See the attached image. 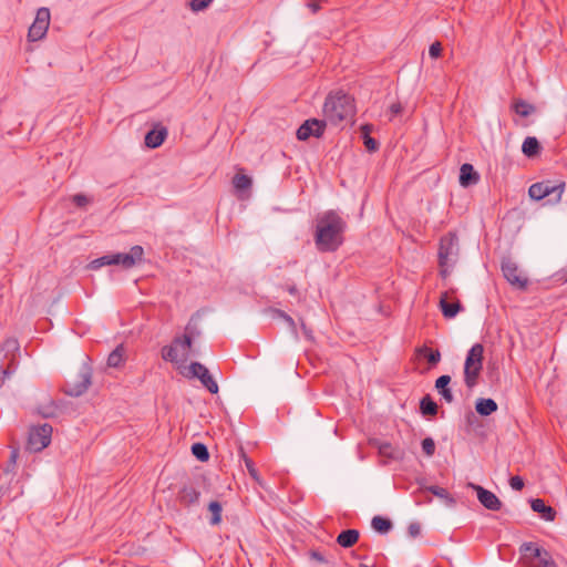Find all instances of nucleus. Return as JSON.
Here are the masks:
<instances>
[{"mask_svg": "<svg viewBox=\"0 0 567 567\" xmlns=\"http://www.w3.org/2000/svg\"><path fill=\"white\" fill-rule=\"evenodd\" d=\"M315 244L320 252H334L343 244L346 220L334 210H327L316 219Z\"/></svg>", "mask_w": 567, "mask_h": 567, "instance_id": "nucleus-1", "label": "nucleus"}, {"mask_svg": "<svg viewBox=\"0 0 567 567\" xmlns=\"http://www.w3.org/2000/svg\"><path fill=\"white\" fill-rule=\"evenodd\" d=\"M323 114L332 124L351 120L355 114L354 99L343 91L331 92L326 97Z\"/></svg>", "mask_w": 567, "mask_h": 567, "instance_id": "nucleus-2", "label": "nucleus"}, {"mask_svg": "<svg viewBox=\"0 0 567 567\" xmlns=\"http://www.w3.org/2000/svg\"><path fill=\"white\" fill-rule=\"evenodd\" d=\"M144 249L140 245L133 246L128 252H116L104 255L92 260L87 268L97 270L104 266H121L124 269H131L143 260Z\"/></svg>", "mask_w": 567, "mask_h": 567, "instance_id": "nucleus-3", "label": "nucleus"}, {"mask_svg": "<svg viewBox=\"0 0 567 567\" xmlns=\"http://www.w3.org/2000/svg\"><path fill=\"white\" fill-rule=\"evenodd\" d=\"M520 560L526 567H558L550 553L534 542L519 546Z\"/></svg>", "mask_w": 567, "mask_h": 567, "instance_id": "nucleus-4", "label": "nucleus"}, {"mask_svg": "<svg viewBox=\"0 0 567 567\" xmlns=\"http://www.w3.org/2000/svg\"><path fill=\"white\" fill-rule=\"evenodd\" d=\"M484 347L475 343L468 350L464 363V383L468 389H473L477 384L478 377L483 369Z\"/></svg>", "mask_w": 567, "mask_h": 567, "instance_id": "nucleus-5", "label": "nucleus"}, {"mask_svg": "<svg viewBox=\"0 0 567 567\" xmlns=\"http://www.w3.org/2000/svg\"><path fill=\"white\" fill-rule=\"evenodd\" d=\"M437 256L441 275L446 277L449 275L446 267L454 264L458 256V238L455 233H447L441 238Z\"/></svg>", "mask_w": 567, "mask_h": 567, "instance_id": "nucleus-6", "label": "nucleus"}, {"mask_svg": "<svg viewBox=\"0 0 567 567\" xmlns=\"http://www.w3.org/2000/svg\"><path fill=\"white\" fill-rule=\"evenodd\" d=\"M565 183L554 184L550 181H543L533 184L528 189V195L532 199L540 200L548 196L554 195L551 199L554 203H558L561 199L564 193Z\"/></svg>", "mask_w": 567, "mask_h": 567, "instance_id": "nucleus-7", "label": "nucleus"}, {"mask_svg": "<svg viewBox=\"0 0 567 567\" xmlns=\"http://www.w3.org/2000/svg\"><path fill=\"white\" fill-rule=\"evenodd\" d=\"M92 383V369L83 363L73 381L66 382L63 391L69 396H80L85 393Z\"/></svg>", "mask_w": 567, "mask_h": 567, "instance_id": "nucleus-8", "label": "nucleus"}, {"mask_svg": "<svg viewBox=\"0 0 567 567\" xmlns=\"http://www.w3.org/2000/svg\"><path fill=\"white\" fill-rule=\"evenodd\" d=\"M52 436V426L48 423L32 426L29 431L27 449L30 452H40L45 449Z\"/></svg>", "mask_w": 567, "mask_h": 567, "instance_id": "nucleus-9", "label": "nucleus"}, {"mask_svg": "<svg viewBox=\"0 0 567 567\" xmlns=\"http://www.w3.org/2000/svg\"><path fill=\"white\" fill-rule=\"evenodd\" d=\"M50 24V10L48 8H40L37 11L35 19L30 25L28 31V40L31 42L41 40L49 29Z\"/></svg>", "mask_w": 567, "mask_h": 567, "instance_id": "nucleus-10", "label": "nucleus"}, {"mask_svg": "<svg viewBox=\"0 0 567 567\" xmlns=\"http://www.w3.org/2000/svg\"><path fill=\"white\" fill-rule=\"evenodd\" d=\"M189 373L192 378H197L204 388H206L212 394L218 393V384L209 373V370L200 362H192L189 364Z\"/></svg>", "mask_w": 567, "mask_h": 567, "instance_id": "nucleus-11", "label": "nucleus"}, {"mask_svg": "<svg viewBox=\"0 0 567 567\" xmlns=\"http://www.w3.org/2000/svg\"><path fill=\"white\" fill-rule=\"evenodd\" d=\"M502 272L505 279L519 289H525L528 285V279L519 274L517 264L511 258H505L502 261Z\"/></svg>", "mask_w": 567, "mask_h": 567, "instance_id": "nucleus-12", "label": "nucleus"}, {"mask_svg": "<svg viewBox=\"0 0 567 567\" xmlns=\"http://www.w3.org/2000/svg\"><path fill=\"white\" fill-rule=\"evenodd\" d=\"M326 121L309 118L306 120L297 130V138L299 141H307L309 137H321L324 133Z\"/></svg>", "mask_w": 567, "mask_h": 567, "instance_id": "nucleus-13", "label": "nucleus"}, {"mask_svg": "<svg viewBox=\"0 0 567 567\" xmlns=\"http://www.w3.org/2000/svg\"><path fill=\"white\" fill-rule=\"evenodd\" d=\"M468 486L476 492L477 499L485 508L494 512L502 508L501 499L493 492L474 483H470Z\"/></svg>", "mask_w": 567, "mask_h": 567, "instance_id": "nucleus-14", "label": "nucleus"}, {"mask_svg": "<svg viewBox=\"0 0 567 567\" xmlns=\"http://www.w3.org/2000/svg\"><path fill=\"white\" fill-rule=\"evenodd\" d=\"M0 353L2 354V360L8 361V363L12 364L17 368L18 361L17 358L20 354V344L16 338H8L1 346Z\"/></svg>", "mask_w": 567, "mask_h": 567, "instance_id": "nucleus-15", "label": "nucleus"}, {"mask_svg": "<svg viewBox=\"0 0 567 567\" xmlns=\"http://www.w3.org/2000/svg\"><path fill=\"white\" fill-rule=\"evenodd\" d=\"M167 134V128L161 124H157L145 134V145L148 148H157L164 143Z\"/></svg>", "mask_w": 567, "mask_h": 567, "instance_id": "nucleus-16", "label": "nucleus"}, {"mask_svg": "<svg viewBox=\"0 0 567 567\" xmlns=\"http://www.w3.org/2000/svg\"><path fill=\"white\" fill-rule=\"evenodd\" d=\"M200 491L194 485H184L177 495L178 502L185 506H196L199 504Z\"/></svg>", "mask_w": 567, "mask_h": 567, "instance_id": "nucleus-17", "label": "nucleus"}, {"mask_svg": "<svg viewBox=\"0 0 567 567\" xmlns=\"http://www.w3.org/2000/svg\"><path fill=\"white\" fill-rule=\"evenodd\" d=\"M378 449L380 456L385 457L390 461H400L404 456V452L401 449L394 447L389 442L375 441L372 443Z\"/></svg>", "mask_w": 567, "mask_h": 567, "instance_id": "nucleus-18", "label": "nucleus"}, {"mask_svg": "<svg viewBox=\"0 0 567 567\" xmlns=\"http://www.w3.org/2000/svg\"><path fill=\"white\" fill-rule=\"evenodd\" d=\"M480 181V174L470 163H464L460 168L458 182L462 187L476 185Z\"/></svg>", "mask_w": 567, "mask_h": 567, "instance_id": "nucleus-19", "label": "nucleus"}, {"mask_svg": "<svg viewBox=\"0 0 567 567\" xmlns=\"http://www.w3.org/2000/svg\"><path fill=\"white\" fill-rule=\"evenodd\" d=\"M532 509L539 514V516L547 520L553 522L556 517V511L549 505H546L545 502L542 498H532L529 501Z\"/></svg>", "mask_w": 567, "mask_h": 567, "instance_id": "nucleus-20", "label": "nucleus"}, {"mask_svg": "<svg viewBox=\"0 0 567 567\" xmlns=\"http://www.w3.org/2000/svg\"><path fill=\"white\" fill-rule=\"evenodd\" d=\"M417 483H419L421 489L427 491L431 494H433L434 496L443 499L444 503L449 507H454L456 505V499L447 492V489H445L443 487H440L437 485L424 486L423 485V480L422 481H417Z\"/></svg>", "mask_w": 567, "mask_h": 567, "instance_id": "nucleus-21", "label": "nucleus"}, {"mask_svg": "<svg viewBox=\"0 0 567 567\" xmlns=\"http://www.w3.org/2000/svg\"><path fill=\"white\" fill-rule=\"evenodd\" d=\"M440 308L443 316L447 319L454 318L463 309L460 300L449 301L446 292L440 299Z\"/></svg>", "mask_w": 567, "mask_h": 567, "instance_id": "nucleus-22", "label": "nucleus"}, {"mask_svg": "<svg viewBox=\"0 0 567 567\" xmlns=\"http://www.w3.org/2000/svg\"><path fill=\"white\" fill-rule=\"evenodd\" d=\"M450 382L451 377L447 374L439 377L435 381V389L446 403H452L454 401L452 390L449 388Z\"/></svg>", "mask_w": 567, "mask_h": 567, "instance_id": "nucleus-23", "label": "nucleus"}, {"mask_svg": "<svg viewBox=\"0 0 567 567\" xmlns=\"http://www.w3.org/2000/svg\"><path fill=\"white\" fill-rule=\"evenodd\" d=\"M497 403L491 398H480L475 402V410L481 416H489L497 411Z\"/></svg>", "mask_w": 567, "mask_h": 567, "instance_id": "nucleus-24", "label": "nucleus"}, {"mask_svg": "<svg viewBox=\"0 0 567 567\" xmlns=\"http://www.w3.org/2000/svg\"><path fill=\"white\" fill-rule=\"evenodd\" d=\"M360 533L357 529H344L337 536V544L343 548H350L359 540Z\"/></svg>", "mask_w": 567, "mask_h": 567, "instance_id": "nucleus-25", "label": "nucleus"}, {"mask_svg": "<svg viewBox=\"0 0 567 567\" xmlns=\"http://www.w3.org/2000/svg\"><path fill=\"white\" fill-rule=\"evenodd\" d=\"M542 145L535 136H527L522 145L523 154L528 158H534L539 155Z\"/></svg>", "mask_w": 567, "mask_h": 567, "instance_id": "nucleus-26", "label": "nucleus"}, {"mask_svg": "<svg viewBox=\"0 0 567 567\" xmlns=\"http://www.w3.org/2000/svg\"><path fill=\"white\" fill-rule=\"evenodd\" d=\"M371 131V124H364L361 126L363 144L368 152L374 153L379 150V142L370 135Z\"/></svg>", "mask_w": 567, "mask_h": 567, "instance_id": "nucleus-27", "label": "nucleus"}, {"mask_svg": "<svg viewBox=\"0 0 567 567\" xmlns=\"http://www.w3.org/2000/svg\"><path fill=\"white\" fill-rule=\"evenodd\" d=\"M125 361V348L118 344L107 357V367L120 368Z\"/></svg>", "mask_w": 567, "mask_h": 567, "instance_id": "nucleus-28", "label": "nucleus"}, {"mask_svg": "<svg viewBox=\"0 0 567 567\" xmlns=\"http://www.w3.org/2000/svg\"><path fill=\"white\" fill-rule=\"evenodd\" d=\"M439 406L430 394L424 395L420 401V412L424 416L436 415Z\"/></svg>", "mask_w": 567, "mask_h": 567, "instance_id": "nucleus-29", "label": "nucleus"}, {"mask_svg": "<svg viewBox=\"0 0 567 567\" xmlns=\"http://www.w3.org/2000/svg\"><path fill=\"white\" fill-rule=\"evenodd\" d=\"M513 111L522 117H527L536 111V107L525 100L517 99L513 102Z\"/></svg>", "mask_w": 567, "mask_h": 567, "instance_id": "nucleus-30", "label": "nucleus"}, {"mask_svg": "<svg viewBox=\"0 0 567 567\" xmlns=\"http://www.w3.org/2000/svg\"><path fill=\"white\" fill-rule=\"evenodd\" d=\"M371 526L377 533L386 534L392 529L393 524L391 519L378 515L372 518Z\"/></svg>", "mask_w": 567, "mask_h": 567, "instance_id": "nucleus-31", "label": "nucleus"}, {"mask_svg": "<svg viewBox=\"0 0 567 567\" xmlns=\"http://www.w3.org/2000/svg\"><path fill=\"white\" fill-rule=\"evenodd\" d=\"M419 355L426 358L431 365H436L441 361V353L439 350H432L431 348L423 346L416 350Z\"/></svg>", "mask_w": 567, "mask_h": 567, "instance_id": "nucleus-32", "label": "nucleus"}, {"mask_svg": "<svg viewBox=\"0 0 567 567\" xmlns=\"http://www.w3.org/2000/svg\"><path fill=\"white\" fill-rule=\"evenodd\" d=\"M208 511L212 513V517L209 518L210 525H218L221 522V513L223 506L218 501H212L208 504Z\"/></svg>", "mask_w": 567, "mask_h": 567, "instance_id": "nucleus-33", "label": "nucleus"}, {"mask_svg": "<svg viewBox=\"0 0 567 567\" xmlns=\"http://www.w3.org/2000/svg\"><path fill=\"white\" fill-rule=\"evenodd\" d=\"M192 454L200 462L209 460V451L204 443L196 442L190 447Z\"/></svg>", "mask_w": 567, "mask_h": 567, "instance_id": "nucleus-34", "label": "nucleus"}, {"mask_svg": "<svg viewBox=\"0 0 567 567\" xmlns=\"http://www.w3.org/2000/svg\"><path fill=\"white\" fill-rule=\"evenodd\" d=\"M199 319V311L195 312L188 323L186 324L185 327V333L187 336H192V338L194 339L195 337H199L200 336V329L198 328L197 326V321Z\"/></svg>", "mask_w": 567, "mask_h": 567, "instance_id": "nucleus-35", "label": "nucleus"}, {"mask_svg": "<svg viewBox=\"0 0 567 567\" xmlns=\"http://www.w3.org/2000/svg\"><path fill=\"white\" fill-rule=\"evenodd\" d=\"M233 185L237 190H246L251 187L252 181L247 175L236 174L233 178Z\"/></svg>", "mask_w": 567, "mask_h": 567, "instance_id": "nucleus-36", "label": "nucleus"}, {"mask_svg": "<svg viewBox=\"0 0 567 567\" xmlns=\"http://www.w3.org/2000/svg\"><path fill=\"white\" fill-rule=\"evenodd\" d=\"M58 406L53 400H50L47 404H42L38 408V413L45 417H54L56 415Z\"/></svg>", "mask_w": 567, "mask_h": 567, "instance_id": "nucleus-37", "label": "nucleus"}, {"mask_svg": "<svg viewBox=\"0 0 567 567\" xmlns=\"http://www.w3.org/2000/svg\"><path fill=\"white\" fill-rule=\"evenodd\" d=\"M2 354L0 353V388L2 386L4 379L9 378L11 374L16 372V367L2 360Z\"/></svg>", "mask_w": 567, "mask_h": 567, "instance_id": "nucleus-38", "label": "nucleus"}, {"mask_svg": "<svg viewBox=\"0 0 567 567\" xmlns=\"http://www.w3.org/2000/svg\"><path fill=\"white\" fill-rule=\"evenodd\" d=\"M240 453H241V456H243V460H244V463H245V466L249 473V475L256 481V482H259L260 481V477H259V473H258V470L256 468L255 466V463L254 461L248 457L243 449L240 450Z\"/></svg>", "mask_w": 567, "mask_h": 567, "instance_id": "nucleus-39", "label": "nucleus"}, {"mask_svg": "<svg viewBox=\"0 0 567 567\" xmlns=\"http://www.w3.org/2000/svg\"><path fill=\"white\" fill-rule=\"evenodd\" d=\"M162 358L165 361L176 362L178 360L176 344L172 343L171 346L163 347L162 348Z\"/></svg>", "mask_w": 567, "mask_h": 567, "instance_id": "nucleus-40", "label": "nucleus"}, {"mask_svg": "<svg viewBox=\"0 0 567 567\" xmlns=\"http://www.w3.org/2000/svg\"><path fill=\"white\" fill-rule=\"evenodd\" d=\"M275 313L284 319L285 322H287V324L289 326L290 328V331L291 333L293 334L295 338H298V331H297V326H296V322L295 320L292 319L291 316H289L288 313H286L285 311L280 310V309H276L275 310Z\"/></svg>", "mask_w": 567, "mask_h": 567, "instance_id": "nucleus-41", "label": "nucleus"}, {"mask_svg": "<svg viewBox=\"0 0 567 567\" xmlns=\"http://www.w3.org/2000/svg\"><path fill=\"white\" fill-rule=\"evenodd\" d=\"M422 450L424 454L429 457L433 456L435 453V442L432 437H425L421 442Z\"/></svg>", "mask_w": 567, "mask_h": 567, "instance_id": "nucleus-42", "label": "nucleus"}, {"mask_svg": "<svg viewBox=\"0 0 567 567\" xmlns=\"http://www.w3.org/2000/svg\"><path fill=\"white\" fill-rule=\"evenodd\" d=\"M173 343L176 346H181L183 349H190L193 344V338L192 336H187L186 333H184L182 338H174Z\"/></svg>", "mask_w": 567, "mask_h": 567, "instance_id": "nucleus-43", "label": "nucleus"}, {"mask_svg": "<svg viewBox=\"0 0 567 567\" xmlns=\"http://www.w3.org/2000/svg\"><path fill=\"white\" fill-rule=\"evenodd\" d=\"M72 202L80 208H83L85 207L86 205L91 204L92 203V198H90L89 196L84 195V194H75L73 195L72 197Z\"/></svg>", "mask_w": 567, "mask_h": 567, "instance_id": "nucleus-44", "label": "nucleus"}, {"mask_svg": "<svg viewBox=\"0 0 567 567\" xmlns=\"http://www.w3.org/2000/svg\"><path fill=\"white\" fill-rule=\"evenodd\" d=\"M213 0H192L189 6L194 12L205 10Z\"/></svg>", "mask_w": 567, "mask_h": 567, "instance_id": "nucleus-45", "label": "nucleus"}, {"mask_svg": "<svg viewBox=\"0 0 567 567\" xmlns=\"http://www.w3.org/2000/svg\"><path fill=\"white\" fill-rule=\"evenodd\" d=\"M442 53V45L439 41L433 42L430 45L429 54L432 59H437Z\"/></svg>", "mask_w": 567, "mask_h": 567, "instance_id": "nucleus-46", "label": "nucleus"}, {"mask_svg": "<svg viewBox=\"0 0 567 567\" xmlns=\"http://www.w3.org/2000/svg\"><path fill=\"white\" fill-rule=\"evenodd\" d=\"M408 534L411 538H416L421 534V525L417 522H413L408 527Z\"/></svg>", "mask_w": 567, "mask_h": 567, "instance_id": "nucleus-47", "label": "nucleus"}, {"mask_svg": "<svg viewBox=\"0 0 567 567\" xmlns=\"http://www.w3.org/2000/svg\"><path fill=\"white\" fill-rule=\"evenodd\" d=\"M509 485L515 491H522L524 488V481L520 476H512L509 478Z\"/></svg>", "mask_w": 567, "mask_h": 567, "instance_id": "nucleus-48", "label": "nucleus"}, {"mask_svg": "<svg viewBox=\"0 0 567 567\" xmlns=\"http://www.w3.org/2000/svg\"><path fill=\"white\" fill-rule=\"evenodd\" d=\"M389 110L391 113L390 120H392L393 116H396L402 113L403 106L400 102H396V103L391 104Z\"/></svg>", "mask_w": 567, "mask_h": 567, "instance_id": "nucleus-49", "label": "nucleus"}, {"mask_svg": "<svg viewBox=\"0 0 567 567\" xmlns=\"http://www.w3.org/2000/svg\"><path fill=\"white\" fill-rule=\"evenodd\" d=\"M300 326L305 338L309 341H313L312 330L306 326L302 319H300Z\"/></svg>", "mask_w": 567, "mask_h": 567, "instance_id": "nucleus-50", "label": "nucleus"}, {"mask_svg": "<svg viewBox=\"0 0 567 567\" xmlns=\"http://www.w3.org/2000/svg\"><path fill=\"white\" fill-rule=\"evenodd\" d=\"M310 555H311V558L315 559L318 563H321V564L327 563V559L324 558V556L320 551L312 550Z\"/></svg>", "mask_w": 567, "mask_h": 567, "instance_id": "nucleus-51", "label": "nucleus"}, {"mask_svg": "<svg viewBox=\"0 0 567 567\" xmlns=\"http://www.w3.org/2000/svg\"><path fill=\"white\" fill-rule=\"evenodd\" d=\"M307 7L311 10L312 13H317L320 9V4L318 1L310 0L307 3Z\"/></svg>", "mask_w": 567, "mask_h": 567, "instance_id": "nucleus-52", "label": "nucleus"}, {"mask_svg": "<svg viewBox=\"0 0 567 567\" xmlns=\"http://www.w3.org/2000/svg\"><path fill=\"white\" fill-rule=\"evenodd\" d=\"M18 454H19V452H18L17 449L11 451L10 458H9V465H12V466L16 465V462H17V458H18Z\"/></svg>", "mask_w": 567, "mask_h": 567, "instance_id": "nucleus-53", "label": "nucleus"}, {"mask_svg": "<svg viewBox=\"0 0 567 567\" xmlns=\"http://www.w3.org/2000/svg\"><path fill=\"white\" fill-rule=\"evenodd\" d=\"M474 420H476V416H475V414L472 411H470L466 414V421H467L468 424H472Z\"/></svg>", "mask_w": 567, "mask_h": 567, "instance_id": "nucleus-54", "label": "nucleus"}, {"mask_svg": "<svg viewBox=\"0 0 567 567\" xmlns=\"http://www.w3.org/2000/svg\"><path fill=\"white\" fill-rule=\"evenodd\" d=\"M287 291H288L290 295H297L298 289H297L296 285H291V286H288V287H287Z\"/></svg>", "mask_w": 567, "mask_h": 567, "instance_id": "nucleus-55", "label": "nucleus"}]
</instances>
